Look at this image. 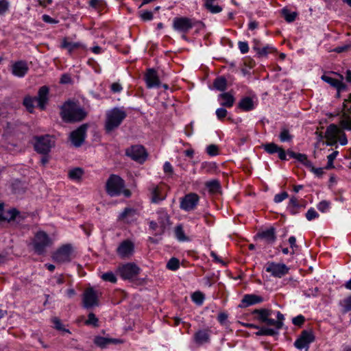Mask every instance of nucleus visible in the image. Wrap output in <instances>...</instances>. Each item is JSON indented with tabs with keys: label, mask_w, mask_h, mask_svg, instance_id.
<instances>
[{
	"label": "nucleus",
	"mask_w": 351,
	"mask_h": 351,
	"mask_svg": "<svg viewBox=\"0 0 351 351\" xmlns=\"http://www.w3.org/2000/svg\"><path fill=\"white\" fill-rule=\"evenodd\" d=\"M279 147L278 145L274 143H267L264 145L265 150L270 154L276 153L279 150Z\"/></svg>",
	"instance_id": "de8ad7c7"
},
{
	"label": "nucleus",
	"mask_w": 351,
	"mask_h": 351,
	"mask_svg": "<svg viewBox=\"0 0 351 351\" xmlns=\"http://www.w3.org/2000/svg\"><path fill=\"white\" fill-rule=\"evenodd\" d=\"M9 7V3L6 0H0V14H4Z\"/></svg>",
	"instance_id": "e2e57ef3"
},
{
	"label": "nucleus",
	"mask_w": 351,
	"mask_h": 351,
	"mask_svg": "<svg viewBox=\"0 0 351 351\" xmlns=\"http://www.w3.org/2000/svg\"><path fill=\"white\" fill-rule=\"evenodd\" d=\"M151 202L154 204H158L165 199V196L162 195V189L158 186L152 184L149 188Z\"/></svg>",
	"instance_id": "6ab92c4d"
},
{
	"label": "nucleus",
	"mask_w": 351,
	"mask_h": 351,
	"mask_svg": "<svg viewBox=\"0 0 351 351\" xmlns=\"http://www.w3.org/2000/svg\"><path fill=\"white\" fill-rule=\"evenodd\" d=\"M227 110L225 108H220L217 109L216 115L219 119H222L227 115Z\"/></svg>",
	"instance_id": "69168bd1"
},
{
	"label": "nucleus",
	"mask_w": 351,
	"mask_h": 351,
	"mask_svg": "<svg viewBox=\"0 0 351 351\" xmlns=\"http://www.w3.org/2000/svg\"><path fill=\"white\" fill-rule=\"evenodd\" d=\"M219 100L222 106L230 108L234 103V97L230 93H223L219 95Z\"/></svg>",
	"instance_id": "bb28decb"
},
{
	"label": "nucleus",
	"mask_w": 351,
	"mask_h": 351,
	"mask_svg": "<svg viewBox=\"0 0 351 351\" xmlns=\"http://www.w3.org/2000/svg\"><path fill=\"white\" fill-rule=\"evenodd\" d=\"M17 211L16 210H12L8 212L7 215H3V204L0 203V221L4 220H12L16 217Z\"/></svg>",
	"instance_id": "c9c22d12"
},
{
	"label": "nucleus",
	"mask_w": 351,
	"mask_h": 351,
	"mask_svg": "<svg viewBox=\"0 0 351 351\" xmlns=\"http://www.w3.org/2000/svg\"><path fill=\"white\" fill-rule=\"evenodd\" d=\"M217 0H204V5L206 8L213 14L219 13L222 11V8L217 4H215V2Z\"/></svg>",
	"instance_id": "2f4dec72"
},
{
	"label": "nucleus",
	"mask_w": 351,
	"mask_h": 351,
	"mask_svg": "<svg viewBox=\"0 0 351 351\" xmlns=\"http://www.w3.org/2000/svg\"><path fill=\"white\" fill-rule=\"evenodd\" d=\"M35 150L43 154H47L54 146L55 141L50 135L39 136L35 138Z\"/></svg>",
	"instance_id": "423d86ee"
},
{
	"label": "nucleus",
	"mask_w": 351,
	"mask_h": 351,
	"mask_svg": "<svg viewBox=\"0 0 351 351\" xmlns=\"http://www.w3.org/2000/svg\"><path fill=\"white\" fill-rule=\"evenodd\" d=\"M257 315V319L267 326H274L277 332L283 326L285 317L280 311L274 312L268 308L255 309L252 312Z\"/></svg>",
	"instance_id": "f03ea898"
},
{
	"label": "nucleus",
	"mask_w": 351,
	"mask_h": 351,
	"mask_svg": "<svg viewBox=\"0 0 351 351\" xmlns=\"http://www.w3.org/2000/svg\"><path fill=\"white\" fill-rule=\"evenodd\" d=\"M101 278L104 281H108V282H110L112 283H114L117 282V278H116L115 275L114 274V273L112 271H108L106 273H104V274H102Z\"/></svg>",
	"instance_id": "864d4df0"
},
{
	"label": "nucleus",
	"mask_w": 351,
	"mask_h": 351,
	"mask_svg": "<svg viewBox=\"0 0 351 351\" xmlns=\"http://www.w3.org/2000/svg\"><path fill=\"white\" fill-rule=\"evenodd\" d=\"M308 168L311 170V171H312L313 173H314L315 175H317L318 176H321L324 173V171H323L322 168H315L313 165L312 162H311V167H308Z\"/></svg>",
	"instance_id": "338daca9"
},
{
	"label": "nucleus",
	"mask_w": 351,
	"mask_h": 351,
	"mask_svg": "<svg viewBox=\"0 0 351 351\" xmlns=\"http://www.w3.org/2000/svg\"><path fill=\"white\" fill-rule=\"evenodd\" d=\"M322 79L324 82L330 84L332 86L337 88L339 90H341L342 89V88L343 87V84L340 81H339L338 80L334 79L331 77L324 75L322 76Z\"/></svg>",
	"instance_id": "f704fd0d"
},
{
	"label": "nucleus",
	"mask_w": 351,
	"mask_h": 351,
	"mask_svg": "<svg viewBox=\"0 0 351 351\" xmlns=\"http://www.w3.org/2000/svg\"><path fill=\"white\" fill-rule=\"evenodd\" d=\"M317 209L322 213L326 212L330 207V202L327 201H322L317 204Z\"/></svg>",
	"instance_id": "13d9d810"
},
{
	"label": "nucleus",
	"mask_w": 351,
	"mask_h": 351,
	"mask_svg": "<svg viewBox=\"0 0 351 351\" xmlns=\"http://www.w3.org/2000/svg\"><path fill=\"white\" fill-rule=\"evenodd\" d=\"M199 201V197L195 193H189L182 198L180 202V208L186 211L193 210Z\"/></svg>",
	"instance_id": "dca6fc26"
},
{
	"label": "nucleus",
	"mask_w": 351,
	"mask_h": 351,
	"mask_svg": "<svg viewBox=\"0 0 351 351\" xmlns=\"http://www.w3.org/2000/svg\"><path fill=\"white\" fill-rule=\"evenodd\" d=\"M193 302H194L197 305H202L204 300V295L200 291H195L193 293L191 296Z\"/></svg>",
	"instance_id": "a18cd8bd"
},
{
	"label": "nucleus",
	"mask_w": 351,
	"mask_h": 351,
	"mask_svg": "<svg viewBox=\"0 0 351 351\" xmlns=\"http://www.w3.org/2000/svg\"><path fill=\"white\" fill-rule=\"evenodd\" d=\"M80 47L82 44L80 43L69 42L66 38H64L61 43V47L67 49L70 53Z\"/></svg>",
	"instance_id": "473e14b6"
},
{
	"label": "nucleus",
	"mask_w": 351,
	"mask_h": 351,
	"mask_svg": "<svg viewBox=\"0 0 351 351\" xmlns=\"http://www.w3.org/2000/svg\"><path fill=\"white\" fill-rule=\"evenodd\" d=\"M300 207V204L298 203V198L295 196H293L290 198L288 209L292 215H294L297 213L296 209Z\"/></svg>",
	"instance_id": "ea45409f"
},
{
	"label": "nucleus",
	"mask_w": 351,
	"mask_h": 351,
	"mask_svg": "<svg viewBox=\"0 0 351 351\" xmlns=\"http://www.w3.org/2000/svg\"><path fill=\"white\" fill-rule=\"evenodd\" d=\"M124 187V180L119 176L114 174L109 177L106 184V192L111 197L119 196L123 193L125 197H129L131 192Z\"/></svg>",
	"instance_id": "7ed1b4c3"
},
{
	"label": "nucleus",
	"mask_w": 351,
	"mask_h": 351,
	"mask_svg": "<svg viewBox=\"0 0 351 351\" xmlns=\"http://www.w3.org/2000/svg\"><path fill=\"white\" fill-rule=\"evenodd\" d=\"M94 343L104 349L107 348L110 344H117L121 343V341L118 339L114 338H106L101 336H96L93 340Z\"/></svg>",
	"instance_id": "4be33fe9"
},
{
	"label": "nucleus",
	"mask_w": 351,
	"mask_h": 351,
	"mask_svg": "<svg viewBox=\"0 0 351 351\" xmlns=\"http://www.w3.org/2000/svg\"><path fill=\"white\" fill-rule=\"evenodd\" d=\"M87 125L83 124L70 134V140L75 147L82 145L86 138Z\"/></svg>",
	"instance_id": "4468645a"
},
{
	"label": "nucleus",
	"mask_w": 351,
	"mask_h": 351,
	"mask_svg": "<svg viewBox=\"0 0 351 351\" xmlns=\"http://www.w3.org/2000/svg\"><path fill=\"white\" fill-rule=\"evenodd\" d=\"M293 135H291L288 129L283 128L281 129V132L279 134V138L281 142H290L293 139Z\"/></svg>",
	"instance_id": "58836bf2"
},
{
	"label": "nucleus",
	"mask_w": 351,
	"mask_h": 351,
	"mask_svg": "<svg viewBox=\"0 0 351 351\" xmlns=\"http://www.w3.org/2000/svg\"><path fill=\"white\" fill-rule=\"evenodd\" d=\"M29 70L27 63L24 61H19L12 65V73L14 75L23 77Z\"/></svg>",
	"instance_id": "aec40b11"
},
{
	"label": "nucleus",
	"mask_w": 351,
	"mask_h": 351,
	"mask_svg": "<svg viewBox=\"0 0 351 351\" xmlns=\"http://www.w3.org/2000/svg\"><path fill=\"white\" fill-rule=\"evenodd\" d=\"M288 154L291 158H295L302 162L306 167H311V162L308 159L306 154L295 153L292 151L288 152Z\"/></svg>",
	"instance_id": "c85d7f7f"
},
{
	"label": "nucleus",
	"mask_w": 351,
	"mask_h": 351,
	"mask_svg": "<svg viewBox=\"0 0 351 351\" xmlns=\"http://www.w3.org/2000/svg\"><path fill=\"white\" fill-rule=\"evenodd\" d=\"M339 152L337 151H335L327 156L328 162L327 165L325 167L326 169H330L334 168L333 161L337 156Z\"/></svg>",
	"instance_id": "8fccbe9b"
},
{
	"label": "nucleus",
	"mask_w": 351,
	"mask_h": 351,
	"mask_svg": "<svg viewBox=\"0 0 351 351\" xmlns=\"http://www.w3.org/2000/svg\"><path fill=\"white\" fill-rule=\"evenodd\" d=\"M282 13L285 20L289 23L294 21L297 16V14L295 12H290L287 10H284Z\"/></svg>",
	"instance_id": "5fc2aeb1"
},
{
	"label": "nucleus",
	"mask_w": 351,
	"mask_h": 351,
	"mask_svg": "<svg viewBox=\"0 0 351 351\" xmlns=\"http://www.w3.org/2000/svg\"><path fill=\"white\" fill-rule=\"evenodd\" d=\"M140 268L132 263L122 265L118 268V272L123 279H133L138 274Z\"/></svg>",
	"instance_id": "9d476101"
},
{
	"label": "nucleus",
	"mask_w": 351,
	"mask_h": 351,
	"mask_svg": "<svg viewBox=\"0 0 351 351\" xmlns=\"http://www.w3.org/2000/svg\"><path fill=\"white\" fill-rule=\"evenodd\" d=\"M173 28L174 30L186 33L193 26L191 19L187 17H176L173 20Z\"/></svg>",
	"instance_id": "ddd939ff"
},
{
	"label": "nucleus",
	"mask_w": 351,
	"mask_h": 351,
	"mask_svg": "<svg viewBox=\"0 0 351 351\" xmlns=\"http://www.w3.org/2000/svg\"><path fill=\"white\" fill-rule=\"evenodd\" d=\"M342 133L341 130L335 124H330L325 132L326 139H338V136Z\"/></svg>",
	"instance_id": "a878e982"
},
{
	"label": "nucleus",
	"mask_w": 351,
	"mask_h": 351,
	"mask_svg": "<svg viewBox=\"0 0 351 351\" xmlns=\"http://www.w3.org/2000/svg\"><path fill=\"white\" fill-rule=\"evenodd\" d=\"M265 269L271 276L281 278L289 273L290 269L284 263L269 261L265 264Z\"/></svg>",
	"instance_id": "6e6552de"
},
{
	"label": "nucleus",
	"mask_w": 351,
	"mask_h": 351,
	"mask_svg": "<svg viewBox=\"0 0 351 351\" xmlns=\"http://www.w3.org/2000/svg\"><path fill=\"white\" fill-rule=\"evenodd\" d=\"M51 322L53 324V327L58 330L65 332L67 333H71L70 330L69 329H66L64 327V325L62 324L60 319L58 317H53L51 319Z\"/></svg>",
	"instance_id": "37998d69"
},
{
	"label": "nucleus",
	"mask_w": 351,
	"mask_h": 351,
	"mask_svg": "<svg viewBox=\"0 0 351 351\" xmlns=\"http://www.w3.org/2000/svg\"><path fill=\"white\" fill-rule=\"evenodd\" d=\"M157 214L158 223L161 229L160 233H162L165 229L169 225V216L165 210H159Z\"/></svg>",
	"instance_id": "cd10ccee"
},
{
	"label": "nucleus",
	"mask_w": 351,
	"mask_h": 351,
	"mask_svg": "<svg viewBox=\"0 0 351 351\" xmlns=\"http://www.w3.org/2000/svg\"><path fill=\"white\" fill-rule=\"evenodd\" d=\"M125 154L132 160L143 163L147 158V153L141 145H134L125 150Z\"/></svg>",
	"instance_id": "9b49d317"
},
{
	"label": "nucleus",
	"mask_w": 351,
	"mask_h": 351,
	"mask_svg": "<svg viewBox=\"0 0 351 351\" xmlns=\"http://www.w3.org/2000/svg\"><path fill=\"white\" fill-rule=\"evenodd\" d=\"M238 45L239 50L242 53H246L248 51L249 47L247 42L239 41Z\"/></svg>",
	"instance_id": "0e129e2a"
},
{
	"label": "nucleus",
	"mask_w": 351,
	"mask_h": 351,
	"mask_svg": "<svg viewBox=\"0 0 351 351\" xmlns=\"http://www.w3.org/2000/svg\"><path fill=\"white\" fill-rule=\"evenodd\" d=\"M137 212L132 208H125L124 210L119 214L118 220L126 223H130L136 219Z\"/></svg>",
	"instance_id": "a211bd4d"
},
{
	"label": "nucleus",
	"mask_w": 351,
	"mask_h": 351,
	"mask_svg": "<svg viewBox=\"0 0 351 351\" xmlns=\"http://www.w3.org/2000/svg\"><path fill=\"white\" fill-rule=\"evenodd\" d=\"M339 123L343 129L351 130V117L346 113L342 114Z\"/></svg>",
	"instance_id": "4c0bfd02"
},
{
	"label": "nucleus",
	"mask_w": 351,
	"mask_h": 351,
	"mask_svg": "<svg viewBox=\"0 0 351 351\" xmlns=\"http://www.w3.org/2000/svg\"><path fill=\"white\" fill-rule=\"evenodd\" d=\"M305 321V318L303 315H299L296 317H295L293 320H292V322L294 325L295 326H301L302 324H303V323Z\"/></svg>",
	"instance_id": "680f3d73"
},
{
	"label": "nucleus",
	"mask_w": 351,
	"mask_h": 351,
	"mask_svg": "<svg viewBox=\"0 0 351 351\" xmlns=\"http://www.w3.org/2000/svg\"><path fill=\"white\" fill-rule=\"evenodd\" d=\"M239 107L244 111H250L254 108V102L251 97H245L239 101Z\"/></svg>",
	"instance_id": "c756f323"
},
{
	"label": "nucleus",
	"mask_w": 351,
	"mask_h": 351,
	"mask_svg": "<svg viewBox=\"0 0 351 351\" xmlns=\"http://www.w3.org/2000/svg\"><path fill=\"white\" fill-rule=\"evenodd\" d=\"M99 296L100 293L93 287L86 289L82 296L83 306L87 309L98 306Z\"/></svg>",
	"instance_id": "0eeeda50"
},
{
	"label": "nucleus",
	"mask_w": 351,
	"mask_h": 351,
	"mask_svg": "<svg viewBox=\"0 0 351 351\" xmlns=\"http://www.w3.org/2000/svg\"><path fill=\"white\" fill-rule=\"evenodd\" d=\"M60 115L66 122H76L82 121L86 117L87 112L78 102L68 100L62 106Z\"/></svg>",
	"instance_id": "f257e3e1"
},
{
	"label": "nucleus",
	"mask_w": 351,
	"mask_h": 351,
	"mask_svg": "<svg viewBox=\"0 0 351 351\" xmlns=\"http://www.w3.org/2000/svg\"><path fill=\"white\" fill-rule=\"evenodd\" d=\"M48 87L46 86H43L40 88L38 90V97H35V99L38 103V106L41 110L45 109V105L48 101Z\"/></svg>",
	"instance_id": "412c9836"
},
{
	"label": "nucleus",
	"mask_w": 351,
	"mask_h": 351,
	"mask_svg": "<svg viewBox=\"0 0 351 351\" xmlns=\"http://www.w3.org/2000/svg\"><path fill=\"white\" fill-rule=\"evenodd\" d=\"M213 86L215 89L219 91H223L227 87V80L222 76L217 77L213 82Z\"/></svg>",
	"instance_id": "72a5a7b5"
},
{
	"label": "nucleus",
	"mask_w": 351,
	"mask_h": 351,
	"mask_svg": "<svg viewBox=\"0 0 351 351\" xmlns=\"http://www.w3.org/2000/svg\"><path fill=\"white\" fill-rule=\"evenodd\" d=\"M341 306L343 307L344 312H348L351 311V295L346 298H345L343 300H342L341 302Z\"/></svg>",
	"instance_id": "603ef678"
},
{
	"label": "nucleus",
	"mask_w": 351,
	"mask_h": 351,
	"mask_svg": "<svg viewBox=\"0 0 351 351\" xmlns=\"http://www.w3.org/2000/svg\"><path fill=\"white\" fill-rule=\"evenodd\" d=\"M134 252V244L130 240H124L117 248V253L121 258H130Z\"/></svg>",
	"instance_id": "f8f14e48"
},
{
	"label": "nucleus",
	"mask_w": 351,
	"mask_h": 351,
	"mask_svg": "<svg viewBox=\"0 0 351 351\" xmlns=\"http://www.w3.org/2000/svg\"><path fill=\"white\" fill-rule=\"evenodd\" d=\"M35 97H27L23 100V105L29 112H32L34 108Z\"/></svg>",
	"instance_id": "c03bdc74"
},
{
	"label": "nucleus",
	"mask_w": 351,
	"mask_h": 351,
	"mask_svg": "<svg viewBox=\"0 0 351 351\" xmlns=\"http://www.w3.org/2000/svg\"><path fill=\"white\" fill-rule=\"evenodd\" d=\"M145 80L149 88L159 87L160 85L157 72L154 69H149L147 71L145 75Z\"/></svg>",
	"instance_id": "f3484780"
},
{
	"label": "nucleus",
	"mask_w": 351,
	"mask_h": 351,
	"mask_svg": "<svg viewBox=\"0 0 351 351\" xmlns=\"http://www.w3.org/2000/svg\"><path fill=\"white\" fill-rule=\"evenodd\" d=\"M206 188L211 193H217L220 189V182L218 180H212L205 184Z\"/></svg>",
	"instance_id": "e433bc0d"
},
{
	"label": "nucleus",
	"mask_w": 351,
	"mask_h": 351,
	"mask_svg": "<svg viewBox=\"0 0 351 351\" xmlns=\"http://www.w3.org/2000/svg\"><path fill=\"white\" fill-rule=\"evenodd\" d=\"M52 283L53 285H61L64 283V276L63 275H58L56 276L53 278V282Z\"/></svg>",
	"instance_id": "774afa93"
},
{
	"label": "nucleus",
	"mask_w": 351,
	"mask_h": 351,
	"mask_svg": "<svg viewBox=\"0 0 351 351\" xmlns=\"http://www.w3.org/2000/svg\"><path fill=\"white\" fill-rule=\"evenodd\" d=\"M258 331L256 332V335L258 336H262V335H269V336H274L278 334V332L273 329L266 327H259Z\"/></svg>",
	"instance_id": "79ce46f5"
},
{
	"label": "nucleus",
	"mask_w": 351,
	"mask_h": 351,
	"mask_svg": "<svg viewBox=\"0 0 351 351\" xmlns=\"http://www.w3.org/2000/svg\"><path fill=\"white\" fill-rule=\"evenodd\" d=\"M174 234L176 239L180 242L189 241V238L186 236L182 224L176 226L174 228Z\"/></svg>",
	"instance_id": "7c9ffc66"
},
{
	"label": "nucleus",
	"mask_w": 351,
	"mask_h": 351,
	"mask_svg": "<svg viewBox=\"0 0 351 351\" xmlns=\"http://www.w3.org/2000/svg\"><path fill=\"white\" fill-rule=\"evenodd\" d=\"M139 16L143 21H151L153 19V13L148 10L140 12Z\"/></svg>",
	"instance_id": "4d7b16f0"
},
{
	"label": "nucleus",
	"mask_w": 351,
	"mask_h": 351,
	"mask_svg": "<svg viewBox=\"0 0 351 351\" xmlns=\"http://www.w3.org/2000/svg\"><path fill=\"white\" fill-rule=\"evenodd\" d=\"M126 117L124 110L119 108H112L106 112L105 128L110 132L117 128Z\"/></svg>",
	"instance_id": "20e7f679"
},
{
	"label": "nucleus",
	"mask_w": 351,
	"mask_h": 351,
	"mask_svg": "<svg viewBox=\"0 0 351 351\" xmlns=\"http://www.w3.org/2000/svg\"><path fill=\"white\" fill-rule=\"evenodd\" d=\"M314 341V337L311 331L304 330L300 337L295 341L294 346L299 350L304 348L307 351L309 344Z\"/></svg>",
	"instance_id": "2eb2a0df"
},
{
	"label": "nucleus",
	"mask_w": 351,
	"mask_h": 351,
	"mask_svg": "<svg viewBox=\"0 0 351 351\" xmlns=\"http://www.w3.org/2000/svg\"><path fill=\"white\" fill-rule=\"evenodd\" d=\"M206 152L210 156H216L218 154V147L215 145H210L206 148Z\"/></svg>",
	"instance_id": "bf43d9fd"
},
{
	"label": "nucleus",
	"mask_w": 351,
	"mask_h": 351,
	"mask_svg": "<svg viewBox=\"0 0 351 351\" xmlns=\"http://www.w3.org/2000/svg\"><path fill=\"white\" fill-rule=\"evenodd\" d=\"M257 237L265 240L267 243H273L276 240L275 230L270 228L257 234Z\"/></svg>",
	"instance_id": "393cba45"
},
{
	"label": "nucleus",
	"mask_w": 351,
	"mask_h": 351,
	"mask_svg": "<svg viewBox=\"0 0 351 351\" xmlns=\"http://www.w3.org/2000/svg\"><path fill=\"white\" fill-rule=\"evenodd\" d=\"M180 267V262L176 258H171L167 263V267L172 271L177 270Z\"/></svg>",
	"instance_id": "09e8293b"
},
{
	"label": "nucleus",
	"mask_w": 351,
	"mask_h": 351,
	"mask_svg": "<svg viewBox=\"0 0 351 351\" xmlns=\"http://www.w3.org/2000/svg\"><path fill=\"white\" fill-rule=\"evenodd\" d=\"M254 49L257 51V53L261 56H266L269 53H271L274 48L271 46L267 45L262 48L254 47Z\"/></svg>",
	"instance_id": "49530a36"
},
{
	"label": "nucleus",
	"mask_w": 351,
	"mask_h": 351,
	"mask_svg": "<svg viewBox=\"0 0 351 351\" xmlns=\"http://www.w3.org/2000/svg\"><path fill=\"white\" fill-rule=\"evenodd\" d=\"M73 247L70 244H65L60 247L52 254L54 262L62 264L69 263L72 259Z\"/></svg>",
	"instance_id": "39448f33"
},
{
	"label": "nucleus",
	"mask_w": 351,
	"mask_h": 351,
	"mask_svg": "<svg viewBox=\"0 0 351 351\" xmlns=\"http://www.w3.org/2000/svg\"><path fill=\"white\" fill-rule=\"evenodd\" d=\"M51 244V239L45 232L42 231L36 233L33 241L34 249L38 254H43L45 252L46 247Z\"/></svg>",
	"instance_id": "1a4fd4ad"
},
{
	"label": "nucleus",
	"mask_w": 351,
	"mask_h": 351,
	"mask_svg": "<svg viewBox=\"0 0 351 351\" xmlns=\"http://www.w3.org/2000/svg\"><path fill=\"white\" fill-rule=\"evenodd\" d=\"M318 217H319V214L313 208H309L306 213V217L307 220H308V221H311L314 219L317 218Z\"/></svg>",
	"instance_id": "6e6d98bb"
},
{
	"label": "nucleus",
	"mask_w": 351,
	"mask_h": 351,
	"mask_svg": "<svg viewBox=\"0 0 351 351\" xmlns=\"http://www.w3.org/2000/svg\"><path fill=\"white\" fill-rule=\"evenodd\" d=\"M288 197V193L287 192H282L278 194H276L274 196V202L276 203H280L287 199Z\"/></svg>",
	"instance_id": "052dcab7"
},
{
	"label": "nucleus",
	"mask_w": 351,
	"mask_h": 351,
	"mask_svg": "<svg viewBox=\"0 0 351 351\" xmlns=\"http://www.w3.org/2000/svg\"><path fill=\"white\" fill-rule=\"evenodd\" d=\"M263 301L262 297L254 295L247 294L245 295L241 300V307H247L249 306L261 303Z\"/></svg>",
	"instance_id": "5701e85b"
},
{
	"label": "nucleus",
	"mask_w": 351,
	"mask_h": 351,
	"mask_svg": "<svg viewBox=\"0 0 351 351\" xmlns=\"http://www.w3.org/2000/svg\"><path fill=\"white\" fill-rule=\"evenodd\" d=\"M84 174V171L81 168H75L73 169L69 172V177L70 179L73 180H79L82 175Z\"/></svg>",
	"instance_id": "a19ab883"
},
{
	"label": "nucleus",
	"mask_w": 351,
	"mask_h": 351,
	"mask_svg": "<svg viewBox=\"0 0 351 351\" xmlns=\"http://www.w3.org/2000/svg\"><path fill=\"white\" fill-rule=\"evenodd\" d=\"M98 319L96 317L93 313H90L88 315V319L86 320L85 324L86 325H91L95 327L98 326Z\"/></svg>",
	"instance_id": "3c124183"
},
{
	"label": "nucleus",
	"mask_w": 351,
	"mask_h": 351,
	"mask_svg": "<svg viewBox=\"0 0 351 351\" xmlns=\"http://www.w3.org/2000/svg\"><path fill=\"white\" fill-rule=\"evenodd\" d=\"M193 339L196 343L202 345L209 342L210 335L207 330H199L194 334Z\"/></svg>",
	"instance_id": "b1692460"
}]
</instances>
